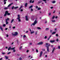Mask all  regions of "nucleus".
<instances>
[{
	"label": "nucleus",
	"instance_id": "1",
	"mask_svg": "<svg viewBox=\"0 0 60 60\" xmlns=\"http://www.w3.org/2000/svg\"><path fill=\"white\" fill-rule=\"evenodd\" d=\"M46 47H47V52H49V47L50 46V44H49L46 43Z\"/></svg>",
	"mask_w": 60,
	"mask_h": 60
},
{
	"label": "nucleus",
	"instance_id": "2",
	"mask_svg": "<svg viewBox=\"0 0 60 60\" xmlns=\"http://www.w3.org/2000/svg\"><path fill=\"white\" fill-rule=\"evenodd\" d=\"M37 23V20L36 19L35 20L34 22L33 23H32L31 25V26H34Z\"/></svg>",
	"mask_w": 60,
	"mask_h": 60
},
{
	"label": "nucleus",
	"instance_id": "3",
	"mask_svg": "<svg viewBox=\"0 0 60 60\" xmlns=\"http://www.w3.org/2000/svg\"><path fill=\"white\" fill-rule=\"evenodd\" d=\"M12 34L13 36H17V35H18V33L17 32H15L14 33V34L13 33H12Z\"/></svg>",
	"mask_w": 60,
	"mask_h": 60
},
{
	"label": "nucleus",
	"instance_id": "4",
	"mask_svg": "<svg viewBox=\"0 0 60 60\" xmlns=\"http://www.w3.org/2000/svg\"><path fill=\"white\" fill-rule=\"evenodd\" d=\"M9 20V19L8 18L7 19H6V24H8L9 23L7 22V20L8 21Z\"/></svg>",
	"mask_w": 60,
	"mask_h": 60
},
{
	"label": "nucleus",
	"instance_id": "5",
	"mask_svg": "<svg viewBox=\"0 0 60 60\" xmlns=\"http://www.w3.org/2000/svg\"><path fill=\"white\" fill-rule=\"evenodd\" d=\"M43 42L42 41H41L39 43H38V45H42V44H43Z\"/></svg>",
	"mask_w": 60,
	"mask_h": 60
},
{
	"label": "nucleus",
	"instance_id": "6",
	"mask_svg": "<svg viewBox=\"0 0 60 60\" xmlns=\"http://www.w3.org/2000/svg\"><path fill=\"white\" fill-rule=\"evenodd\" d=\"M8 13V11H6L5 12V14L4 15V16H6L7 15V14Z\"/></svg>",
	"mask_w": 60,
	"mask_h": 60
},
{
	"label": "nucleus",
	"instance_id": "7",
	"mask_svg": "<svg viewBox=\"0 0 60 60\" xmlns=\"http://www.w3.org/2000/svg\"><path fill=\"white\" fill-rule=\"evenodd\" d=\"M42 53H43V52L42 51H41L40 52V57H41L42 56Z\"/></svg>",
	"mask_w": 60,
	"mask_h": 60
},
{
	"label": "nucleus",
	"instance_id": "8",
	"mask_svg": "<svg viewBox=\"0 0 60 60\" xmlns=\"http://www.w3.org/2000/svg\"><path fill=\"white\" fill-rule=\"evenodd\" d=\"M26 19V21H28V17H27V16H26L25 17Z\"/></svg>",
	"mask_w": 60,
	"mask_h": 60
},
{
	"label": "nucleus",
	"instance_id": "9",
	"mask_svg": "<svg viewBox=\"0 0 60 60\" xmlns=\"http://www.w3.org/2000/svg\"><path fill=\"white\" fill-rule=\"evenodd\" d=\"M20 17L17 18V19L18 20V21L19 22H21V20H20Z\"/></svg>",
	"mask_w": 60,
	"mask_h": 60
},
{
	"label": "nucleus",
	"instance_id": "10",
	"mask_svg": "<svg viewBox=\"0 0 60 60\" xmlns=\"http://www.w3.org/2000/svg\"><path fill=\"white\" fill-rule=\"evenodd\" d=\"M13 4V3H12L11 4H9V5L8 6V7H10V6L11 5H12V4Z\"/></svg>",
	"mask_w": 60,
	"mask_h": 60
},
{
	"label": "nucleus",
	"instance_id": "11",
	"mask_svg": "<svg viewBox=\"0 0 60 60\" xmlns=\"http://www.w3.org/2000/svg\"><path fill=\"white\" fill-rule=\"evenodd\" d=\"M50 42H51V43H53V42H55V40H50Z\"/></svg>",
	"mask_w": 60,
	"mask_h": 60
},
{
	"label": "nucleus",
	"instance_id": "12",
	"mask_svg": "<svg viewBox=\"0 0 60 60\" xmlns=\"http://www.w3.org/2000/svg\"><path fill=\"white\" fill-rule=\"evenodd\" d=\"M55 49H56V48H55V47H54L53 48V50L52 52V53H53V52H54V50H55Z\"/></svg>",
	"mask_w": 60,
	"mask_h": 60
},
{
	"label": "nucleus",
	"instance_id": "13",
	"mask_svg": "<svg viewBox=\"0 0 60 60\" xmlns=\"http://www.w3.org/2000/svg\"><path fill=\"white\" fill-rule=\"evenodd\" d=\"M6 1H7V0H4V4H6Z\"/></svg>",
	"mask_w": 60,
	"mask_h": 60
},
{
	"label": "nucleus",
	"instance_id": "14",
	"mask_svg": "<svg viewBox=\"0 0 60 60\" xmlns=\"http://www.w3.org/2000/svg\"><path fill=\"white\" fill-rule=\"evenodd\" d=\"M11 47H10L8 49V50H10V49H11Z\"/></svg>",
	"mask_w": 60,
	"mask_h": 60
},
{
	"label": "nucleus",
	"instance_id": "15",
	"mask_svg": "<svg viewBox=\"0 0 60 60\" xmlns=\"http://www.w3.org/2000/svg\"><path fill=\"white\" fill-rule=\"evenodd\" d=\"M5 57L6 59H8V57L7 56H5Z\"/></svg>",
	"mask_w": 60,
	"mask_h": 60
},
{
	"label": "nucleus",
	"instance_id": "16",
	"mask_svg": "<svg viewBox=\"0 0 60 60\" xmlns=\"http://www.w3.org/2000/svg\"><path fill=\"white\" fill-rule=\"evenodd\" d=\"M34 31H33L31 32H30V34H34Z\"/></svg>",
	"mask_w": 60,
	"mask_h": 60
},
{
	"label": "nucleus",
	"instance_id": "17",
	"mask_svg": "<svg viewBox=\"0 0 60 60\" xmlns=\"http://www.w3.org/2000/svg\"><path fill=\"white\" fill-rule=\"evenodd\" d=\"M52 22L53 23H54V22H56V20H52Z\"/></svg>",
	"mask_w": 60,
	"mask_h": 60
},
{
	"label": "nucleus",
	"instance_id": "18",
	"mask_svg": "<svg viewBox=\"0 0 60 60\" xmlns=\"http://www.w3.org/2000/svg\"><path fill=\"white\" fill-rule=\"evenodd\" d=\"M9 8H8L6 7L4 8V10H7V9H8Z\"/></svg>",
	"mask_w": 60,
	"mask_h": 60
},
{
	"label": "nucleus",
	"instance_id": "19",
	"mask_svg": "<svg viewBox=\"0 0 60 60\" xmlns=\"http://www.w3.org/2000/svg\"><path fill=\"white\" fill-rule=\"evenodd\" d=\"M27 3H26L25 5V7H27Z\"/></svg>",
	"mask_w": 60,
	"mask_h": 60
},
{
	"label": "nucleus",
	"instance_id": "20",
	"mask_svg": "<svg viewBox=\"0 0 60 60\" xmlns=\"http://www.w3.org/2000/svg\"><path fill=\"white\" fill-rule=\"evenodd\" d=\"M15 49V47H13L12 48H11V49L12 50H14Z\"/></svg>",
	"mask_w": 60,
	"mask_h": 60
},
{
	"label": "nucleus",
	"instance_id": "21",
	"mask_svg": "<svg viewBox=\"0 0 60 60\" xmlns=\"http://www.w3.org/2000/svg\"><path fill=\"white\" fill-rule=\"evenodd\" d=\"M18 8H19V7H14V9H18Z\"/></svg>",
	"mask_w": 60,
	"mask_h": 60
},
{
	"label": "nucleus",
	"instance_id": "22",
	"mask_svg": "<svg viewBox=\"0 0 60 60\" xmlns=\"http://www.w3.org/2000/svg\"><path fill=\"white\" fill-rule=\"evenodd\" d=\"M0 29L2 31H3V28H2V27H0Z\"/></svg>",
	"mask_w": 60,
	"mask_h": 60
},
{
	"label": "nucleus",
	"instance_id": "23",
	"mask_svg": "<svg viewBox=\"0 0 60 60\" xmlns=\"http://www.w3.org/2000/svg\"><path fill=\"white\" fill-rule=\"evenodd\" d=\"M18 17L17 18H20V15H19V14L17 16Z\"/></svg>",
	"mask_w": 60,
	"mask_h": 60
},
{
	"label": "nucleus",
	"instance_id": "24",
	"mask_svg": "<svg viewBox=\"0 0 60 60\" xmlns=\"http://www.w3.org/2000/svg\"><path fill=\"white\" fill-rule=\"evenodd\" d=\"M56 3V1H53L52 2V3H53V4H54Z\"/></svg>",
	"mask_w": 60,
	"mask_h": 60
},
{
	"label": "nucleus",
	"instance_id": "25",
	"mask_svg": "<svg viewBox=\"0 0 60 60\" xmlns=\"http://www.w3.org/2000/svg\"><path fill=\"white\" fill-rule=\"evenodd\" d=\"M56 32H53L52 33V34H56Z\"/></svg>",
	"mask_w": 60,
	"mask_h": 60
},
{
	"label": "nucleus",
	"instance_id": "26",
	"mask_svg": "<svg viewBox=\"0 0 60 60\" xmlns=\"http://www.w3.org/2000/svg\"><path fill=\"white\" fill-rule=\"evenodd\" d=\"M13 21H14V19H12L11 21V23H12L13 22Z\"/></svg>",
	"mask_w": 60,
	"mask_h": 60
},
{
	"label": "nucleus",
	"instance_id": "27",
	"mask_svg": "<svg viewBox=\"0 0 60 60\" xmlns=\"http://www.w3.org/2000/svg\"><path fill=\"white\" fill-rule=\"evenodd\" d=\"M49 30V29L48 28H46L45 29L46 31H48V30Z\"/></svg>",
	"mask_w": 60,
	"mask_h": 60
},
{
	"label": "nucleus",
	"instance_id": "28",
	"mask_svg": "<svg viewBox=\"0 0 60 60\" xmlns=\"http://www.w3.org/2000/svg\"><path fill=\"white\" fill-rule=\"evenodd\" d=\"M37 28L38 29H39V30L41 29V28H40V27H37Z\"/></svg>",
	"mask_w": 60,
	"mask_h": 60
},
{
	"label": "nucleus",
	"instance_id": "29",
	"mask_svg": "<svg viewBox=\"0 0 60 60\" xmlns=\"http://www.w3.org/2000/svg\"><path fill=\"white\" fill-rule=\"evenodd\" d=\"M32 7H33V5H31L30 7L29 8L30 9L32 8Z\"/></svg>",
	"mask_w": 60,
	"mask_h": 60
},
{
	"label": "nucleus",
	"instance_id": "30",
	"mask_svg": "<svg viewBox=\"0 0 60 60\" xmlns=\"http://www.w3.org/2000/svg\"><path fill=\"white\" fill-rule=\"evenodd\" d=\"M41 9V8H38V10H40Z\"/></svg>",
	"mask_w": 60,
	"mask_h": 60
},
{
	"label": "nucleus",
	"instance_id": "31",
	"mask_svg": "<svg viewBox=\"0 0 60 60\" xmlns=\"http://www.w3.org/2000/svg\"><path fill=\"white\" fill-rule=\"evenodd\" d=\"M15 7H14L13 6L12 7V10H13V9H14V8Z\"/></svg>",
	"mask_w": 60,
	"mask_h": 60
},
{
	"label": "nucleus",
	"instance_id": "32",
	"mask_svg": "<svg viewBox=\"0 0 60 60\" xmlns=\"http://www.w3.org/2000/svg\"><path fill=\"white\" fill-rule=\"evenodd\" d=\"M26 35H24L23 36L24 39V38H26Z\"/></svg>",
	"mask_w": 60,
	"mask_h": 60
},
{
	"label": "nucleus",
	"instance_id": "33",
	"mask_svg": "<svg viewBox=\"0 0 60 60\" xmlns=\"http://www.w3.org/2000/svg\"><path fill=\"white\" fill-rule=\"evenodd\" d=\"M6 54L5 52H2V55H5V54Z\"/></svg>",
	"mask_w": 60,
	"mask_h": 60
},
{
	"label": "nucleus",
	"instance_id": "34",
	"mask_svg": "<svg viewBox=\"0 0 60 60\" xmlns=\"http://www.w3.org/2000/svg\"><path fill=\"white\" fill-rule=\"evenodd\" d=\"M11 53V52H9L7 53V54L8 55H9V54H10Z\"/></svg>",
	"mask_w": 60,
	"mask_h": 60
},
{
	"label": "nucleus",
	"instance_id": "35",
	"mask_svg": "<svg viewBox=\"0 0 60 60\" xmlns=\"http://www.w3.org/2000/svg\"><path fill=\"white\" fill-rule=\"evenodd\" d=\"M35 8L36 9H38V7L37 6H36Z\"/></svg>",
	"mask_w": 60,
	"mask_h": 60
},
{
	"label": "nucleus",
	"instance_id": "36",
	"mask_svg": "<svg viewBox=\"0 0 60 60\" xmlns=\"http://www.w3.org/2000/svg\"><path fill=\"white\" fill-rule=\"evenodd\" d=\"M45 39H47V37L46 36H45Z\"/></svg>",
	"mask_w": 60,
	"mask_h": 60
},
{
	"label": "nucleus",
	"instance_id": "37",
	"mask_svg": "<svg viewBox=\"0 0 60 60\" xmlns=\"http://www.w3.org/2000/svg\"><path fill=\"white\" fill-rule=\"evenodd\" d=\"M41 2H42V1H39V2H38V4H39L40 3H41Z\"/></svg>",
	"mask_w": 60,
	"mask_h": 60
},
{
	"label": "nucleus",
	"instance_id": "38",
	"mask_svg": "<svg viewBox=\"0 0 60 60\" xmlns=\"http://www.w3.org/2000/svg\"><path fill=\"white\" fill-rule=\"evenodd\" d=\"M5 26H6V25H5V24H4L3 25V26H4V27Z\"/></svg>",
	"mask_w": 60,
	"mask_h": 60
},
{
	"label": "nucleus",
	"instance_id": "39",
	"mask_svg": "<svg viewBox=\"0 0 60 60\" xmlns=\"http://www.w3.org/2000/svg\"><path fill=\"white\" fill-rule=\"evenodd\" d=\"M22 46H21L19 48V49H22Z\"/></svg>",
	"mask_w": 60,
	"mask_h": 60
},
{
	"label": "nucleus",
	"instance_id": "40",
	"mask_svg": "<svg viewBox=\"0 0 60 60\" xmlns=\"http://www.w3.org/2000/svg\"><path fill=\"white\" fill-rule=\"evenodd\" d=\"M7 14L8 15H10V13H8V12Z\"/></svg>",
	"mask_w": 60,
	"mask_h": 60
},
{
	"label": "nucleus",
	"instance_id": "41",
	"mask_svg": "<svg viewBox=\"0 0 60 60\" xmlns=\"http://www.w3.org/2000/svg\"><path fill=\"white\" fill-rule=\"evenodd\" d=\"M54 18H55V16H53L52 18V19H54Z\"/></svg>",
	"mask_w": 60,
	"mask_h": 60
},
{
	"label": "nucleus",
	"instance_id": "42",
	"mask_svg": "<svg viewBox=\"0 0 60 60\" xmlns=\"http://www.w3.org/2000/svg\"><path fill=\"white\" fill-rule=\"evenodd\" d=\"M13 29H15V26H13L12 27Z\"/></svg>",
	"mask_w": 60,
	"mask_h": 60
},
{
	"label": "nucleus",
	"instance_id": "43",
	"mask_svg": "<svg viewBox=\"0 0 60 60\" xmlns=\"http://www.w3.org/2000/svg\"><path fill=\"white\" fill-rule=\"evenodd\" d=\"M58 49H60V46H58Z\"/></svg>",
	"mask_w": 60,
	"mask_h": 60
},
{
	"label": "nucleus",
	"instance_id": "44",
	"mask_svg": "<svg viewBox=\"0 0 60 60\" xmlns=\"http://www.w3.org/2000/svg\"><path fill=\"white\" fill-rule=\"evenodd\" d=\"M19 59L20 60H22V58L21 57H20L19 58Z\"/></svg>",
	"mask_w": 60,
	"mask_h": 60
},
{
	"label": "nucleus",
	"instance_id": "45",
	"mask_svg": "<svg viewBox=\"0 0 60 60\" xmlns=\"http://www.w3.org/2000/svg\"><path fill=\"white\" fill-rule=\"evenodd\" d=\"M59 40L58 39H56V41H58Z\"/></svg>",
	"mask_w": 60,
	"mask_h": 60
},
{
	"label": "nucleus",
	"instance_id": "46",
	"mask_svg": "<svg viewBox=\"0 0 60 60\" xmlns=\"http://www.w3.org/2000/svg\"><path fill=\"white\" fill-rule=\"evenodd\" d=\"M32 51H34V49H32Z\"/></svg>",
	"mask_w": 60,
	"mask_h": 60
},
{
	"label": "nucleus",
	"instance_id": "47",
	"mask_svg": "<svg viewBox=\"0 0 60 60\" xmlns=\"http://www.w3.org/2000/svg\"><path fill=\"white\" fill-rule=\"evenodd\" d=\"M36 52H38V49H37L36 50Z\"/></svg>",
	"mask_w": 60,
	"mask_h": 60
},
{
	"label": "nucleus",
	"instance_id": "48",
	"mask_svg": "<svg viewBox=\"0 0 60 60\" xmlns=\"http://www.w3.org/2000/svg\"><path fill=\"white\" fill-rule=\"evenodd\" d=\"M22 6H21L19 8L20 10L22 8Z\"/></svg>",
	"mask_w": 60,
	"mask_h": 60
},
{
	"label": "nucleus",
	"instance_id": "49",
	"mask_svg": "<svg viewBox=\"0 0 60 60\" xmlns=\"http://www.w3.org/2000/svg\"><path fill=\"white\" fill-rule=\"evenodd\" d=\"M43 1H44V2H45V1H46L47 0H43Z\"/></svg>",
	"mask_w": 60,
	"mask_h": 60
},
{
	"label": "nucleus",
	"instance_id": "50",
	"mask_svg": "<svg viewBox=\"0 0 60 60\" xmlns=\"http://www.w3.org/2000/svg\"><path fill=\"white\" fill-rule=\"evenodd\" d=\"M16 51V50L15 49L13 50V52H15Z\"/></svg>",
	"mask_w": 60,
	"mask_h": 60
},
{
	"label": "nucleus",
	"instance_id": "51",
	"mask_svg": "<svg viewBox=\"0 0 60 60\" xmlns=\"http://www.w3.org/2000/svg\"><path fill=\"white\" fill-rule=\"evenodd\" d=\"M56 36H57V37H58V34H56Z\"/></svg>",
	"mask_w": 60,
	"mask_h": 60
},
{
	"label": "nucleus",
	"instance_id": "52",
	"mask_svg": "<svg viewBox=\"0 0 60 60\" xmlns=\"http://www.w3.org/2000/svg\"><path fill=\"white\" fill-rule=\"evenodd\" d=\"M28 32V31H27L26 32V33H27Z\"/></svg>",
	"mask_w": 60,
	"mask_h": 60
},
{
	"label": "nucleus",
	"instance_id": "53",
	"mask_svg": "<svg viewBox=\"0 0 60 60\" xmlns=\"http://www.w3.org/2000/svg\"><path fill=\"white\" fill-rule=\"evenodd\" d=\"M30 3H32V0H31L30 1Z\"/></svg>",
	"mask_w": 60,
	"mask_h": 60
},
{
	"label": "nucleus",
	"instance_id": "54",
	"mask_svg": "<svg viewBox=\"0 0 60 60\" xmlns=\"http://www.w3.org/2000/svg\"><path fill=\"white\" fill-rule=\"evenodd\" d=\"M6 36L7 37H8V36H9V35H8L7 34L6 35Z\"/></svg>",
	"mask_w": 60,
	"mask_h": 60
},
{
	"label": "nucleus",
	"instance_id": "55",
	"mask_svg": "<svg viewBox=\"0 0 60 60\" xmlns=\"http://www.w3.org/2000/svg\"><path fill=\"white\" fill-rule=\"evenodd\" d=\"M34 2V0H33L32 1V3H33Z\"/></svg>",
	"mask_w": 60,
	"mask_h": 60
},
{
	"label": "nucleus",
	"instance_id": "56",
	"mask_svg": "<svg viewBox=\"0 0 60 60\" xmlns=\"http://www.w3.org/2000/svg\"><path fill=\"white\" fill-rule=\"evenodd\" d=\"M23 11V10L22 9L21 10V11Z\"/></svg>",
	"mask_w": 60,
	"mask_h": 60
},
{
	"label": "nucleus",
	"instance_id": "57",
	"mask_svg": "<svg viewBox=\"0 0 60 60\" xmlns=\"http://www.w3.org/2000/svg\"><path fill=\"white\" fill-rule=\"evenodd\" d=\"M8 28H6L5 29V30H8Z\"/></svg>",
	"mask_w": 60,
	"mask_h": 60
},
{
	"label": "nucleus",
	"instance_id": "58",
	"mask_svg": "<svg viewBox=\"0 0 60 60\" xmlns=\"http://www.w3.org/2000/svg\"><path fill=\"white\" fill-rule=\"evenodd\" d=\"M50 39V38H48V41H49V39Z\"/></svg>",
	"mask_w": 60,
	"mask_h": 60
},
{
	"label": "nucleus",
	"instance_id": "59",
	"mask_svg": "<svg viewBox=\"0 0 60 60\" xmlns=\"http://www.w3.org/2000/svg\"><path fill=\"white\" fill-rule=\"evenodd\" d=\"M51 37V35H50V36L49 38H50Z\"/></svg>",
	"mask_w": 60,
	"mask_h": 60
},
{
	"label": "nucleus",
	"instance_id": "60",
	"mask_svg": "<svg viewBox=\"0 0 60 60\" xmlns=\"http://www.w3.org/2000/svg\"><path fill=\"white\" fill-rule=\"evenodd\" d=\"M29 51V50H27V51H26V52H28Z\"/></svg>",
	"mask_w": 60,
	"mask_h": 60
},
{
	"label": "nucleus",
	"instance_id": "61",
	"mask_svg": "<svg viewBox=\"0 0 60 60\" xmlns=\"http://www.w3.org/2000/svg\"><path fill=\"white\" fill-rule=\"evenodd\" d=\"M49 15H51V13H49Z\"/></svg>",
	"mask_w": 60,
	"mask_h": 60
},
{
	"label": "nucleus",
	"instance_id": "62",
	"mask_svg": "<svg viewBox=\"0 0 60 60\" xmlns=\"http://www.w3.org/2000/svg\"><path fill=\"white\" fill-rule=\"evenodd\" d=\"M31 11H33V9L31 8Z\"/></svg>",
	"mask_w": 60,
	"mask_h": 60
},
{
	"label": "nucleus",
	"instance_id": "63",
	"mask_svg": "<svg viewBox=\"0 0 60 60\" xmlns=\"http://www.w3.org/2000/svg\"><path fill=\"white\" fill-rule=\"evenodd\" d=\"M2 59H3V58H0V60H2Z\"/></svg>",
	"mask_w": 60,
	"mask_h": 60
},
{
	"label": "nucleus",
	"instance_id": "64",
	"mask_svg": "<svg viewBox=\"0 0 60 60\" xmlns=\"http://www.w3.org/2000/svg\"><path fill=\"white\" fill-rule=\"evenodd\" d=\"M55 18H56V19H57V16H56L55 17Z\"/></svg>",
	"mask_w": 60,
	"mask_h": 60
}]
</instances>
